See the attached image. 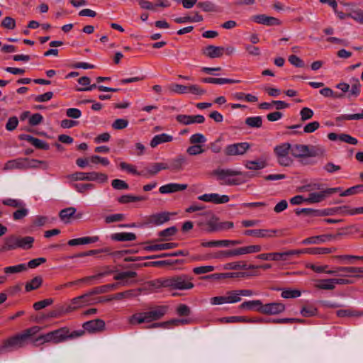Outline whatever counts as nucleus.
Returning a JSON list of instances; mask_svg holds the SVG:
<instances>
[{
    "label": "nucleus",
    "instance_id": "nucleus-42",
    "mask_svg": "<svg viewBox=\"0 0 363 363\" xmlns=\"http://www.w3.org/2000/svg\"><path fill=\"white\" fill-rule=\"evenodd\" d=\"M197 6L205 12L217 11V6L211 1H201L197 4Z\"/></svg>",
    "mask_w": 363,
    "mask_h": 363
},
{
    "label": "nucleus",
    "instance_id": "nucleus-16",
    "mask_svg": "<svg viewBox=\"0 0 363 363\" xmlns=\"http://www.w3.org/2000/svg\"><path fill=\"white\" fill-rule=\"evenodd\" d=\"M187 186L186 184L169 183L160 186L159 191L162 194H172L185 190Z\"/></svg>",
    "mask_w": 363,
    "mask_h": 363
},
{
    "label": "nucleus",
    "instance_id": "nucleus-17",
    "mask_svg": "<svg viewBox=\"0 0 363 363\" xmlns=\"http://www.w3.org/2000/svg\"><path fill=\"white\" fill-rule=\"evenodd\" d=\"M170 219V213L169 212H161L150 216L147 218L148 223L154 225H160Z\"/></svg>",
    "mask_w": 363,
    "mask_h": 363
},
{
    "label": "nucleus",
    "instance_id": "nucleus-25",
    "mask_svg": "<svg viewBox=\"0 0 363 363\" xmlns=\"http://www.w3.org/2000/svg\"><path fill=\"white\" fill-rule=\"evenodd\" d=\"M24 158H18L8 161L4 167V170H12L14 169H25Z\"/></svg>",
    "mask_w": 363,
    "mask_h": 363
},
{
    "label": "nucleus",
    "instance_id": "nucleus-31",
    "mask_svg": "<svg viewBox=\"0 0 363 363\" xmlns=\"http://www.w3.org/2000/svg\"><path fill=\"white\" fill-rule=\"evenodd\" d=\"M113 240L116 241H133L136 239V235L133 233H117L111 236Z\"/></svg>",
    "mask_w": 363,
    "mask_h": 363
},
{
    "label": "nucleus",
    "instance_id": "nucleus-62",
    "mask_svg": "<svg viewBox=\"0 0 363 363\" xmlns=\"http://www.w3.org/2000/svg\"><path fill=\"white\" fill-rule=\"evenodd\" d=\"M40 330H41V328L39 327V326H33V327H31L30 328H28L26 330H24L22 333V334L25 337L26 340L28 341V340L30 337H33V335H35V334L39 333L40 331Z\"/></svg>",
    "mask_w": 363,
    "mask_h": 363
},
{
    "label": "nucleus",
    "instance_id": "nucleus-26",
    "mask_svg": "<svg viewBox=\"0 0 363 363\" xmlns=\"http://www.w3.org/2000/svg\"><path fill=\"white\" fill-rule=\"evenodd\" d=\"M186 163V158L183 155H179L169 161V169L172 171H181Z\"/></svg>",
    "mask_w": 363,
    "mask_h": 363
},
{
    "label": "nucleus",
    "instance_id": "nucleus-19",
    "mask_svg": "<svg viewBox=\"0 0 363 363\" xmlns=\"http://www.w3.org/2000/svg\"><path fill=\"white\" fill-rule=\"evenodd\" d=\"M340 276L345 277H359V274L363 273V268L354 267H339Z\"/></svg>",
    "mask_w": 363,
    "mask_h": 363
},
{
    "label": "nucleus",
    "instance_id": "nucleus-44",
    "mask_svg": "<svg viewBox=\"0 0 363 363\" xmlns=\"http://www.w3.org/2000/svg\"><path fill=\"white\" fill-rule=\"evenodd\" d=\"M245 124L250 128H260L262 125L261 116L248 117L245 119Z\"/></svg>",
    "mask_w": 363,
    "mask_h": 363
},
{
    "label": "nucleus",
    "instance_id": "nucleus-7",
    "mask_svg": "<svg viewBox=\"0 0 363 363\" xmlns=\"http://www.w3.org/2000/svg\"><path fill=\"white\" fill-rule=\"evenodd\" d=\"M91 296V294L89 291L82 296L72 298L70 303L64 309L62 313H69L85 306L94 304L92 299L90 298Z\"/></svg>",
    "mask_w": 363,
    "mask_h": 363
},
{
    "label": "nucleus",
    "instance_id": "nucleus-3",
    "mask_svg": "<svg viewBox=\"0 0 363 363\" xmlns=\"http://www.w3.org/2000/svg\"><path fill=\"white\" fill-rule=\"evenodd\" d=\"M242 174L240 171L220 168L216 169L212 172V174L216 177L221 185L228 186L240 184L241 179L236 178L235 176L242 175Z\"/></svg>",
    "mask_w": 363,
    "mask_h": 363
},
{
    "label": "nucleus",
    "instance_id": "nucleus-2",
    "mask_svg": "<svg viewBox=\"0 0 363 363\" xmlns=\"http://www.w3.org/2000/svg\"><path fill=\"white\" fill-rule=\"evenodd\" d=\"M167 311V307L165 306H155L147 311L133 314L128 317V322L131 325L149 323L161 319L166 314Z\"/></svg>",
    "mask_w": 363,
    "mask_h": 363
},
{
    "label": "nucleus",
    "instance_id": "nucleus-6",
    "mask_svg": "<svg viewBox=\"0 0 363 363\" xmlns=\"http://www.w3.org/2000/svg\"><path fill=\"white\" fill-rule=\"evenodd\" d=\"M274 152L280 165L286 167L292 163V160L289 156V153H291V145L289 143H285L276 146Z\"/></svg>",
    "mask_w": 363,
    "mask_h": 363
},
{
    "label": "nucleus",
    "instance_id": "nucleus-23",
    "mask_svg": "<svg viewBox=\"0 0 363 363\" xmlns=\"http://www.w3.org/2000/svg\"><path fill=\"white\" fill-rule=\"evenodd\" d=\"M224 50L223 47L208 45L205 48L204 54L210 58H217L223 55Z\"/></svg>",
    "mask_w": 363,
    "mask_h": 363
},
{
    "label": "nucleus",
    "instance_id": "nucleus-49",
    "mask_svg": "<svg viewBox=\"0 0 363 363\" xmlns=\"http://www.w3.org/2000/svg\"><path fill=\"white\" fill-rule=\"evenodd\" d=\"M187 93L201 96L206 93V91L197 84H189L186 85V94Z\"/></svg>",
    "mask_w": 363,
    "mask_h": 363
},
{
    "label": "nucleus",
    "instance_id": "nucleus-61",
    "mask_svg": "<svg viewBox=\"0 0 363 363\" xmlns=\"http://www.w3.org/2000/svg\"><path fill=\"white\" fill-rule=\"evenodd\" d=\"M111 185L116 190L128 189V184L123 180L116 179L111 182Z\"/></svg>",
    "mask_w": 363,
    "mask_h": 363
},
{
    "label": "nucleus",
    "instance_id": "nucleus-51",
    "mask_svg": "<svg viewBox=\"0 0 363 363\" xmlns=\"http://www.w3.org/2000/svg\"><path fill=\"white\" fill-rule=\"evenodd\" d=\"M205 152L201 145H193L186 149V152L191 156L202 154Z\"/></svg>",
    "mask_w": 363,
    "mask_h": 363
},
{
    "label": "nucleus",
    "instance_id": "nucleus-27",
    "mask_svg": "<svg viewBox=\"0 0 363 363\" xmlns=\"http://www.w3.org/2000/svg\"><path fill=\"white\" fill-rule=\"evenodd\" d=\"M262 301L260 300H252L245 301L239 306L241 310L256 311L259 312V309L262 307Z\"/></svg>",
    "mask_w": 363,
    "mask_h": 363
},
{
    "label": "nucleus",
    "instance_id": "nucleus-10",
    "mask_svg": "<svg viewBox=\"0 0 363 363\" xmlns=\"http://www.w3.org/2000/svg\"><path fill=\"white\" fill-rule=\"evenodd\" d=\"M67 331L65 327L43 334L44 342L58 344L65 341Z\"/></svg>",
    "mask_w": 363,
    "mask_h": 363
},
{
    "label": "nucleus",
    "instance_id": "nucleus-29",
    "mask_svg": "<svg viewBox=\"0 0 363 363\" xmlns=\"http://www.w3.org/2000/svg\"><path fill=\"white\" fill-rule=\"evenodd\" d=\"M71 181H92V172H78L67 176Z\"/></svg>",
    "mask_w": 363,
    "mask_h": 363
},
{
    "label": "nucleus",
    "instance_id": "nucleus-33",
    "mask_svg": "<svg viewBox=\"0 0 363 363\" xmlns=\"http://www.w3.org/2000/svg\"><path fill=\"white\" fill-rule=\"evenodd\" d=\"M19 247V238L11 235L6 238L4 249L6 250H14Z\"/></svg>",
    "mask_w": 363,
    "mask_h": 363
},
{
    "label": "nucleus",
    "instance_id": "nucleus-11",
    "mask_svg": "<svg viewBox=\"0 0 363 363\" xmlns=\"http://www.w3.org/2000/svg\"><path fill=\"white\" fill-rule=\"evenodd\" d=\"M285 311V306L281 303L274 302L262 304L259 312L266 315H277Z\"/></svg>",
    "mask_w": 363,
    "mask_h": 363
},
{
    "label": "nucleus",
    "instance_id": "nucleus-40",
    "mask_svg": "<svg viewBox=\"0 0 363 363\" xmlns=\"http://www.w3.org/2000/svg\"><path fill=\"white\" fill-rule=\"evenodd\" d=\"M201 246L204 247H228V240H211L208 242H202Z\"/></svg>",
    "mask_w": 363,
    "mask_h": 363
},
{
    "label": "nucleus",
    "instance_id": "nucleus-36",
    "mask_svg": "<svg viewBox=\"0 0 363 363\" xmlns=\"http://www.w3.org/2000/svg\"><path fill=\"white\" fill-rule=\"evenodd\" d=\"M77 209L74 207H68L60 211L59 216L65 223H68L71 217L76 213Z\"/></svg>",
    "mask_w": 363,
    "mask_h": 363
},
{
    "label": "nucleus",
    "instance_id": "nucleus-58",
    "mask_svg": "<svg viewBox=\"0 0 363 363\" xmlns=\"http://www.w3.org/2000/svg\"><path fill=\"white\" fill-rule=\"evenodd\" d=\"M137 276V273L135 272L128 271V272H123L118 273L113 278L115 280L123 281L125 279L128 278H135Z\"/></svg>",
    "mask_w": 363,
    "mask_h": 363
},
{
    "label": "nucleus",
    "instance_id": "nucleus-32",
    "mask_svg": "<svg viewBox=\"0 0 363 363\" xmlns=\"http://www.w3.org/2000/svg\"><path fill=\"white\" fill-rule=\"evenodd\" d=\"M245 167L250 170H259L264 168L267 166V162L262 159L257 160H250L246 161Z\"/></svg>",
    "mask_w": 363,
    "mask_h": 363
},
{
    "label": "nucleus",
    "instance_id": "nucleus-53",
    "mask_svg": "<svg viewBox=\"0 0 363 363\" xmlns=\"http://www.w3.org/2000/svg\"><path fill=\"white\" fill-rule=\"evenodd\" d=\"M350 18L354 19L356 22L363 24V11L361 9H355L348 13Z\"/></svg>",
    "mask_w": 363,
    "mask_h": 363
},
{
    "label": "nucleus",
    "instance_id": "nucleus-15",
    "mask_svg": "<svg viewBox=\"0 0 363 363\" xmlns=\"http://www.w3.org/2000/svg\"><path fill=\"white\" fill-rule=\"evenodd\" d=\"M251 20L257 23L265 26H277L280 24V21L277 18L268 16L265 14L255 15L251 17Z\"/></svg>",
    "mask_w": 363,
    "mask_h": 363
},
{
    "label": "nucleus",
    "instance_id": "nucleus-64",
    "mask_svg": "<svg viewBox=\"0 0 363 363\" xmlns=\"http://www.w3.org/2000/svg\"><path fill=\"white\" fill-rule=\"evenodd\" d=\"M313 111L308 107L303 108L300 111L301 120L305 121L313 116Z\"/></svg>",
    "mask_w": 363,
    "mask_h": 363
},
{
    "label": "nucleus",
    "instance_id": "nucleus-30",
    "mask_svg": "<svg viewBox=\"0 0 363 363\" xmlns=\"http://www.w3.org/2000/svg\"><path fill=\"white\" fill-rule=\"evenodd\" d=\"M315 288L322 290H333L335 288L334 279H319L316 281Z\"/></svg>",
    "mask_w": 363,
    "mask_h": 363
},
{
    "label": "nucleus",
    "instance_id": "nucleus-43",
    "mask_svg": "<svg viewBox=\"0 0 363 363\" xmlns=\"http://www.w3.org/2000/svg\"><path fill=\"white\" fill-rule=\"evenodd\" d=\"M2 203L12 208H18L26 203L21 199L7 198L2 200Z\"/></svg>",
    "mask_w": 363,
    "mask_h": 363
},
{
    "label": "nucleus",
    "instance_id": "nucleus-34",
    "mask_svg": "<svg viewBox=\"0 0 363 363\" xmlns=\"http://www.w3.org/2000/svg\"><path fill=\"white\" fill-rule=\"evenodd\" d=\"M325 152V148L321 145H308L307 157L323 156Z\"/></svg>",
    "mask_w": 363,
    "mask_h": 363
},
{
    "label": "nucleus",
    "instance_id": "nucleus-1",
    "mask_svg": "<svg viewBox=\"0 0 363 363\" xmlns=\"http://www.w3.org/2000/svg\"><path fill=\"white\" fill-rule=\"evenodd\" d=\"M302 192H309L308 196L306 198L308 203H316L324 201L329 196L341 191L340 187L325 188L324 184L318 182H313L304 185L300 188Z\"/></svg>",
    "mask_w": 363,
    "mask_h": 363
},
{
    "label": "nucleus",
    "instance_id": "nucleus-24",
    "mask_svg": "<svg viewBox=\"0 0 363 363\" xmlns=\"http://www.w3.org/2000/svg\"><path fill=\"white\" fill-rule=\"evenodd\" d=\"M173 140V137L166 133H162L155 135L150 141V146L152 147H156L158 145L169 143Z\"/></svg>",
    "mask_w": 363,
    "mask_h": 363
},
{
    "label": "nucleus",
    "instance_id": "nucleus-14",
    "mask_svg": "<svg viewBox=\"0 0 363 363\" xmlns=\"http://www.w3.org/2000/svg\"><path fill=\"white\" fill-rule=\"evenodd\" d=\"M277 232V230L272 229H255L245 230L244 235L260 238H269L274 237Z\"/></svg>",
    "mask_w": 363,
    "mask_h": 363
},
{
    "label": "nucleus",
    "instance_id": "nucleus-4",
    "mask_svg": "<svg viewBox=\"0 0 363 363\" xmlns=\"http://www.w3.org/2000/svg\"><path fill=\"white\" fill-rule=\"evenodd\" d=\"M193 277L186 274H181L168 277V288L172 290H189L194 287Z\"/></svg>",
    "mask_w": 363,
    "mask_h": 363
},
{
    "label": "nucleus",
    "instance_id": "nucleus-28",
    "mask_svg": "<svg viewBox=\"0 0 363 363\" xmlns=\"http://www.w3.org/2000/svg\"><path fill=\"white\" fill-rule=\"evenodd\" d=\"M308 145L296 144L291 146V155L295 157H307Z\"/></svg>",
    "mask_w": 363,
    "mask_h": 363
},
{
    "label": "nucleus",
    "instance_id": "nucleus-45",
    "mask_svg": "<svg viewBox=\"0 0 363 363\" xmlns=\"http://www.w3.org/2000/svg\"><path fill=\"white\" fill-rule=\"evenodd\" d=\"M135 296V294L134 290H128V291H125L123 292H120V293L116 294L110 296L108 300V301H111L113 299L121 300L123 298H129L133 297Z\"/></svg>",
    "mask_w": 363,
    "mask_h": 363
},
{
    "label": "nucleus",
    "instance_id": "nucleus-52",
    "mask_svg": "<svg viewBox=\"0 0 363 363\" xmlns=\"http://www.w3.org/2000/svg\"><path fill=\"white\" fill-rule=\"evenodd\" d=\"M169 89L171 92L177 94H186V86L179 84H172L169 86Z\"/></svg>",
    "mask_w": 363,
    "mask_h": 363
},
{
    "label": "nucleus",
    "instance_id": "nucleus-20",
    "mask_svg": "<svg viewBox=\"0 0 363 363\" xmlns=\"http://www.w3.org/2000/svg\"><path fill=\"white\" fill-rule=\"evenodd\" d=\"M286 252L264 253L257 256V258L262 260L285 261L287 259Z\"/></svg>",
    "mask_w": 363,
    "mask_h": 363
},
{
    "label": "nucleus",
    "instance_id": "nucleus-35",
    "mask_svg": "<svg viewBox=\"0 0 363 363\" xmlns=\"http://www.w3.org/2000/svg\"><path fill=\"white\" fill-rule=\"evenodd\" d=\"M336 315L340 318L359 317L363 315V312L353 309H340L336 311Z\"/></svg>",
    "mask_w": 363,
    "mask_h": 363
},
{
    "label": "nucleus",
    "instance_id": "nucleus-50",
    "mask_svg": "<svg viewBox=\"0 0 363 363\" xmlns=\"http://www.w3.org/2000/svg\"><path fill=\"white\" fill-rule=\"evenodd\" d=\"M226 303H238L241 300L237 290L229 291L225 294Z\"/></svg>",
    "mask_w": 363,
    "mask_h": 363
},
{
    "label": "nucleus",
    "instance_id": "nucleus-13",
    "mask_svg": "<svg viewBox=\"0 0 363 363\" xmlns=\"http://www.w3.org/2000/svg\"><path fill=\"white\" fill-rule=\"evenodd\" d=\"M198 199L205 202H211L216 204L225 203L229 201V196L227 195H219L218 194L211 193L205 194L198 197Z\"/></svg>",
    "mask_w": 363,
    "mask_h": 363
},
{
    "label": "nucleus",
    "instance_id": "nucleus-12",
    "mask_svg": "<svg viewBox=\"0 0 363 363\" xmlns=\"http://www.w3.org/2000/svg\"><path fill=\"white\" fill-rule=\"evenodd\" d=\"M82 328L89 333H96L104 330L105 322L101 319L96 318L84 323Z\"/></svg>",
    "mask_w": 363,
    "mask_h": 363
},
{
    "label": "nucleus",
    "instance_id": "nucleus-5",
    "mask_svg": "<svg viewBox=\"0 0 363 363\" xmlns=\"http://www.w3.org/2000/svg\"><path fill=\"white\" fill-rule=\"evenodd\" d=\"M27 342L22 333L11 337L0 345V355L23 347L26 345Z\"/></svg>",
    "mask_w": 363,
    "mask_h": 363
},
{
    "label": "nucleus",
    "instance_id": "nucleus-63",
    "mask_svg": "<svg viewBox=\"0 0 363 363\" xmlns=\"http://www.w3.org/2000/svg\"><path fill=\"white\" fill-rule=\"evenodd\" d=\"M1 26L9 30H13L16 28V21L11 17H5L1 21Z\"/></svg>",
    "mask_w": 363,
    "mask_h": 363
},
{
    "label": "nucleus",
    "instance_id": "nucleus-41",
    "mask_svg": "<svg viewBox=\"0 0 363 363\" xmlns=\"http://www.w3.org/2000/svg\"><path fill=\"white\" fill-rule=\"evenodd\" d=\"M145 199L144 196H136L130 194L123 195L118 199V201L121 203H128L131 202L140 201Z\"/></svg>",
    "mask_w": 363,
    "mask_h": 363
},
{
    "label": "nucleus",
    "instance_id": "nucleus-47",
    "mask_svg": "<svg viewBox=\"0 0 363 363\" xmlns=\"http://www.w3.org/2000/svg\"><path fill=\"white\" fill-rule=\"evenodd\" d=\"M120 167L122 169L126 170L127 172L135 175L147 176L144 171L138 172L133 165L124 162L120 163Z\"/></svg>",
    "mask_w": 363,
    "mask_h": 363
},
{
    "label": "nucleus",
    "instance_id": "nucleus-8",
    "mask_svg": "<svg viewBox=\"0 0 363 363\" xmlns=\"http://www.w3.org/2000/svg\"><path fill=\"white\" fill-rule=\"evenodd\" d=\"M218 223V218L210 211L199 215L198 225L201 228L206 226V230L208 232L217 231Z\"/></svg>",
    "mask_w": 363,
    "mask_h": 363
},
{
    "label": "nucleus",
    "instance_id": "nucleus-39",
    "mask_svg": "<svg viewBox=\"0 0 363 363\" xmlns=\"http://www.w3.org/2000/svg\"><path fill=\"white\" fill-rule=\"evenodd\" d=\"M43 283L41 277L38 276L34 277L30 282L26 283L25 289L26 291H30L39 288Z\"/></svg>",
    "mask_w": 363,
    "mask_h": 363
},
{
    "label": "nucleus",
    "instance_id": "nucleus-48",
    "mask_svg": "<svg viewBox=\"0 0 363 363\" xmlns=\"http://www.w3.org/2000/svg\"><path fill=\"white\" fill-rule=\"evenodd\" d=\"M207 141L206 138L202 133L193 134L189 138V143L192 145H201Z\"/></svg>",
    "mask_w": 363,
    "mask_h": 363
},
{
    "label": "nucleus",
    "instance_id": "nucleus-46",
    "mask_svg": "<svg viewBox=\"0 0 363 363\" xmlns=\"http://www.w3.org/2000/svg\"><path fill=\"white\" fill-rule=\"evenodd\" d=\"M27 269L26 264H20L15 266L6 267L4 269L6 274H15L19 273Z\"/></svg>",
    "mask_w": 363,
    "mask_h": 363
},
{
    "label": "nucleus",
    "instance_id": "nucleus-37",
    "mask_svg": "<svg viewBox=\"0 0 363 363\" xmlns=\"http://www.w3.org/2000/svg\"><path fill=\"white\" fill-rule=\"evenodd\" d=\"M28 213L29 210L25 203L13 213L12 217L14 220H20L26 217L28 215Z\"/></svg>",
    "mask_w": 363,
    "mask_h": 363
},
{
    "label": "nucleus",
    "instance_id": "nucleus-21",
    "mask_svg": "<svg viewBox=\"0 0 363 363\" xmlns=\"http://www.w3.org/2000/svg\"><path fill=\"white\" fill-rule=\"evenodd\" d=\"M169 169L167 163L158 162L152 164L150 167L146 168L145 173L147 174L146 177L157 174L160 171Z\"/></svg>",
    "mask_w": 363,
    "mask_h": 363
},
{
    "label": "nucleus",
    "instance_id": "nucleus-56",
    "mask_svg": "<svg viewBox=\"0 0 363 363\" xmlns=\"http://www.w3.org/2000/svg\"><path fill=\"white\" fill-rule=\"evenodd\" d=\"M33 241L34 238L30 236H27L22 238H19V247L23 249L30 248L32 247Z\"/></svg>",
    "mask_w": 363,
    "mask_h": 363
},
{
    "label": "nucleus",
    "instance_id": "nucleus-60",
    "mask_svg": "<svg viewBox=\"0 0 363 363\" xmlns=\"http://www.w3.org/2000/svg\"><path fill=\"white\" fill-rule=\"evenodd\" d=\"M214 267L211 265L200 266L193 269V272L196 274H202L211 272L214 270Z\"/></svg>",
    "mask_w": 363,
    "mask_h": 363
},
{
    "label": "nucleus",
    "instance_id": "nucleus-55",
    "mask_svg": "<svg viewBox=\"0 0 363 363\" xmlns=\"http://www.w3.org/2000/svg\"><path fill=\"white\" fill-rule=\"evenodd\" d=\"M245 262H233L227 263L224 269L230 270H238L245 269Z\"/></svg>",
    "mask_w": 363,
    "mask_h": 363
},
{
    "label": "nucleus",
    "instance_id": "nucleus-38",
    "mask_svg": "<svg viewBox=\"0 0 363 363\" xmlns=\"http://www.w3.org/2000/svg\"><path fill=\"white\" fill-rule=\"evenodd\" d=\"M310 255H323L329 254L336 251L335 247H310L309 250H307Z\"/></svg>",
    "mask_w": 363,
    "mask_h": 363
},
{
    "label": "nucleus",
    "instance_id": "nucleus-22",
    "mask_svg": "<svg viewBox=\"0 0 363 363\" xmlns=\"http://www.w3.org/2000/svg\"><path fill=\"white\" fill-rule=\"evenodd\" d=\"M331 241V236L329 234L313 236L303 240L301 243L303 245L320 244Z\"/></svg>",
    "mask_w": 363,
    "mask_h": 363
},
{
    "label": "nucleus",
    "instance_id": "nucleus-54",
    "mask_svg": "<svg viewBox=\"0 0 363 363\" xmlns=\"http://www.w3.org/2000/svg\"><path fill=\"white\" fill-rule=\"evenodd\" d=\"M73 187L79 193H84L87 191L94 189L95 186L93 184H74Z\"/></svg>",
    "mask_w": 363,
    "mask_h": 363
},
{
    "label": "nucleus",
    "instance_id": "nucleus-57",
    "mask_svg": "<svg viewBox=\"0 0 363 363\" xmlns=\"http://www.w3.org/2000/svg\"><path fill=\"white\" fill-rule=\"evenodd\" d=\"M363 191V185H357L350 187L345 191L340 193V196H347L357 194V192Z\"/></svg>",
    "mask_w": 363,
    "mask_h": 363
},
{
    "label": "nucleus",
    "instance_id": "nucleus-18",
    "mask_svg": "<svg viewBox=\"0 0 363 363\" xmlns=\"http://www.w3.org/2000/svg\"><path fill=\"white\" fill-rule=\"evenodd\" d=\"M128 284L127 281H123L120 283H114V284H109L103 285L101 286L96 287L93 289L91 291H90V294L94 295V294H104L106 293L111 290L116 289L119 284H122L123 286L126 285Z\"/></svg>",
    "mask_w": 363,
    "mask_h": 363
},
{
    "label": "nucleus",
    "instance_id": "nucleus-59",
    "mask_svg": "<svg viewBox=\"0 0 363 363\" xmlns=\"http://www.w3.org/2000/svg\"><path fill=\"white\" fill-rule=\"evenodd\" d=\"M52 303H53L52 298H46V299L35 302L33 304V308L35 311H39V310L43 309L47 306H50Z\"/></svg>",
    "mask_w": 363,
    "mask_h": 363
},
{
    "label": "nucleus",
    "instance_id": "nucleus-9",
    "mask_svg": "<svg viewBox=\"0 0 363 363\" xmlns=\"http://www.w3.org/2000/svg\"><path fill=\"white\" fill-rule=\"evenodd\" d=\"M250 147L247 142L228 145L225 147V154L227 156L243 155Z\"/></svg>",
    "mask_w": 363,
    "mask_h": 363
}]
</instances>
